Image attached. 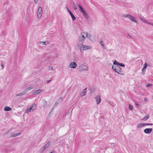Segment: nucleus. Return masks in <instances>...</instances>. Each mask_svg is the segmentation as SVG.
Returning a JSON list of instances; mask_svg holds the SVG:
<instances>
[{
  "label": "nucleus",
  "instance_id": "1",
  "mask_svg": "<svg viewBox=\"0 0 153 153\" xmlns=\"http://www.w3.org/2000/svg\"><path fill=\"white\" fill-rule=\"evenodd\" d=\"M86 32H82L78 35V42L76 46L79 49L81 52L91 49L92 48V47L91 46L84 45L83 44V43L86 38Z\"/></svg>",
  "mask_w": 153,
  "mask_h": 153
},
{
  "label": "nucleus",
  "instance_id": "2",
  "mask_svg": "<svg viewBox=\"0 0 153 153\" xmlns=\"http://www.w3.org/2000/svg\"><path fill=\"white\" fill-rule=\"evenodd\" d=\"M78 70L80 72L87 71L88 70V65L86 62L81 64L78 68Z\"/></svg>",
  "mask_w": 153,
  "mask_h": 153
},
{
  "label": "nucleus",
  "instance_id": "3",
  "mask_svg": "<svg viewBox=\"0 0 153 153\" xmlns=\"http://www.w3.org/2000/svg\"><path fill=\"white\" fill-rule=\"evenodd\" d=\"M77 6L79 8L80 11L82 12L84 17L86 19H89V17L88 14L86 13L81 5L79 4H78Z\"/></svg>",
  "mask_w": 153,
  "mask_h": 153
},
{
  "label": "nucleus",
  "instance_id": "4",
  "mask_svg": "<svg viewBox=\"0 0 153 153\" xmlns=\"http://www.w3.org/2000/svg\"><path fill=\"white\" fill-rule=\"evenodd\" d=\"M112 68L114 71L117 74L121 75H123V71L122 70L119 66H117L115 67L114 66H112Z\"/></svg>",
  "mask_w": 153,
  "mask_h": 153
},
{
  "label": "nucleus",
  "instance_id": "5",
  "mask_svg": "<svg viewBox=\"0 0 153 153\" xmlns=\"http://www.w3.org/2000/svg\"><path fill=\"white\" fill-rule=\"evenodd\" d=\"M51 143V142L50 141H48L40 149L39 152L40 153L43 152L45 150L48 148Z\"/></svg>",
  "mask_w": 153,
  "mask_h": 153
},
{
  "label": "nucleus",
  "instance_id": "6",
  "mask_svg": "<svg viewBox=\"0 0 153 153\" xmlns=\"http://www.w3.org/2000/svg\"><path fill=\"white\" fill-rule=\"evenodd\" d=\"M42 8L41 7H39L37 11V17L38 19H40L42 16Z\"/></svg>",
  "mask_w": 153,
  "mask_h": 153
},
{
  "label": "nucleus",
  "instance_id": "7",
  "mask_svg": "<svg viewBox=\"0 0 153 153\" xmlns=\"http://www.w3.org/2000/svg\"><path fill=\"white\" fill-rule=\"evenodd\" d=\"M128 18L131 21L133 22L136 24H138V22L137 19L132 15H130Z\"/></svg>",
  "mask_w": 153,
  "mask_h": 153
},
{
  "label": "nucleus",
  "instance_id": "8",
  "mask_svg": "<svg viewBox=\"0 0 153 153\" xmlns=\"http://www.w3.org/2000/svg\"><path fill=\"white\" fill-rule=\"evenodd\" d=\"M97 103V105L99 104L101 101V96L99 95L97 96L95 98Z\"/></svg>",
  "mask_w": 153,
  "mask_h": 153
},
{
  "label": "nucleus",
  "instance_id": "9",
  "mask_svg": "<svg viewBox=\"0 0 153 153\" xmlns=\"http://www.w3.org/2000/svg\"><path fill=\"white\" fill-rule=\"evenodd\" d=\"M77 66V64L75 62H71L69 65V67L70 68H75Z\"/></svg>",
  "mask_w": 153,
  "mask_h": 153
},
{
  "label": "nucleus",
  "instance_id": "10",
  "mask_svg": "<svg viewBox=\"0 0 153 153\" xmlns=\"http://www.w3.org/2000/svg\"><path fill=\"white\" fill-rule=\"evenodd\" d=\"M152 130V128H147L144 130V132L146 134H149L150 133Z\"/></svg>",
  "mask_w": 153,
  "mask_h": 153
},
{
  "label": "nucleus",
  "instance_id": "11",
  "mask_svg": "<svg viewBox=\"0 0 153 153\" xmlns=\"http://www.w3.org/2000/svg\"><path fill=\"white\" fill-rule=\"evenodd\" d=\"M86 90L87 88H86L84 89H83L81 93L80 94V96H81L82 97H83V96L85 95L87 92Z\"/></svg>",
  "mask_w": 153,
  "mask_h": 153
},
{
  "label": "nucleus",
  "instance_id": "12",
  "mask_svg": "<svg viewBox=\"0 0 153 153\" xmlns=\"http://www.w3.org/2000/svg\"><path fill=\"white\" fill-rule=\"evenodd\" d=\"M36 105L35 104H33L31 106L30 108L32 110V111H33L34 110L36 109Z\"/></svg>",
  "mask_w": 153,
  "mask_h": 153
},
{
  "label": "nucleus",
  "instance_id": "13",
  "mask_svg": "<svg viewBox=\"0 0 153 153\" xmlns=\"http://www.w3.org/2000/svg\"><path fill=\"white\" fill-rule=\"evenodd\" d=\"M21 134V132H18L16 133H13L11 134V136L12 137H14L16 136L20 135Z\"/></svg>",
  "mask_w": 153,
  "mask_h": 153
},
{
  "label": "nucleus",
  "instance_id": "14",
  "mask_svg": "<svg viewBox=\"0 0 153 153\" xmlns=\"http://www.w3.org/2000/svg\"><path fill=\"white\" fill-rule=\"evenodd\" d=\"M147 64L146 63H145L143 68L142 69V73L143 74H144V72L146 71V69L147 68Z\"/></svg>",
  "mask_w": 153,
  "mask_h": 153
},
{
  "label": "nucleus",
  "instance_id": "15",
  "mask_svg": "<svg viewBox=\"0 0 153 153\" xmlns=\"http://www.w3.org/2000/svg\"><path fill=\"white\" fill-rule=\"evenodd\" d=\"M42 91V89H39L34 92L33 93V94L34 95L38 94L40 93Z\"/></svg>",
  "mask_w": 153,
  "mask_h": 153
},
{
  "label": "nucleus",
  "instance_id": "16",
  "mask_svg": "<svg viewBox=\"0 0 153 153\" xmlns=\"http://www.w3.org/2000/svg\"><path fill=\"white\" fill-rule=\"evenodd\" d=\"M93 37V36H92L91 34H88L87 33V35H86V38H88V39L91 40H92V38Z\"/></svg>",
  "mask_w": 153,
  "mask_h": 153
},
{
  "label": "nucleus",
  "instance_id": "17",
  "mask_svg": "<svg viewBox=\"0 0 153 153\" xmlns=\"http://www.w3.org/2000/svg\"><path fill=\"white\" fill-rule=\"evenodd\" d=\"M140 20L142 21L143 22H144L145 23L147 24H149V22H148L147 21V20L141 17L140 18Z\"/></svg>",
  "mask_w": 153,
  "mask_h": 153
},
{
  "label": "nucleus",
  "instance_id": "18",
  "mask_svg": "<svg viewBox=\"0 0 153 153\" xmlns=\"http://www.w3.org/2000/svg\"><path fill=\"white\" fill-rule=\"evenodd\" d=\"M34 88V87L33 86H31L27 88L25 90V92H27L28 91H30V90H31Z\"/></svg>",
  "mask_w": 153,
  "mask_h": 153
},
{
  "label": "nucleus",
  "instance_id": "19",
  "mask_svg": "<svg viewBox=\"0 0 153 153\" xmlns=\"http://www.w3.org/2000/svg\"><path fill=\"white\" fill-rule=\"evenodd\" d=\"M12 110V108L8 106H5L4 108L5 111H10Z\"/></svg>",
  "mask_w": 153,
  "mask_h": 153
},
{
  "label": "nucleus",
  "instance_id": "20",
  "mask_svg": "<svg viewBox=\"0 0 153 153\" xmlns=\"http://www.w3.org/2000/svg\"><path fill=\"white\" fill-rule=\"evenodd\" d=\"M26 93V92H23L16 94V96H20L24 95Z\"/></svg>",
  "mask_w": 153,
  "mask_h": 153
},
{
  "label": "nucleus",
  "instance_id": "21",
  "mask_svg": "<svg viewBox=\"0 0 153 153\" xmlns=\"http://www.w3.org/2000/svg\"><path fill=\"white\" fill-rule=\"evenodd\" d=\"M145 124L144 123H141L138 124L137 126V127L138 128H142L143 127H144L145 126Z\"/></svg>",
  "mask_w": 153,
  "mask_h": 153
},
{
  "label": "nucleus",
  "instance_id": "22",
  "mask_svg": "<svg viewBox=\"0 0 153 153\" xmlns=\"http://www.w3.org/2000/svg\"><path fill=\"white\" fill-rule=\"evenodd\" d=\"M130 15L129 14H123L122 15V16L124 18H129V17L130 16Z\"/></svg>",
  "mask_w": 153,
  "mask_h": 153
},
{
  "label": "nucleus",
  "instance_id": "23",
  "mask_svg": "<svg viewBox=\"0 0 153 153\" xmlns=\"http://www.w3.org/2000/svg\"><path fill=\"white\" fill-rule=\"evenodd\" d=\"M149 115H146L143 119V120H146L148 118H149Z\"/></svg>",
  "mask_w": 153,
  "mask_h": 153
},
{
  "label": "nucleus",
  "instance_id": "24",
  "mask_svg": "<svg viewBox=\"0 0 153 153\" xmlns=\"http://www.w3.org/2000/svg\"><path fill=\"white\" fill-rule=\"evenodd\" d=\"M33 112L32 111V110L31 109L29 108H27L26 111V113H28V112Z\"/></svg>",
  "mask_w": 153,
  "mask_h": 153
},
{
  "label": "nucleus",
  "instance_id": "25",
  "mask_svg": "<svg viewBox=\"0 0 153 153\" xmlns=\"http://www.w3.org/2000/svg\"><path fill=\"white\" fill-rule=\"evenodd\" d=\"M41 43H42L43 45H46L48 43V41H45V42H41Z\"/></svg>",
  "mask_w": 153,
  "mask_h": 153
},
{
  "label": "nucleus",
  "instance_id": "26",
  "mask_svg": "<svg viewBox=\"0 0 153 153\" xmlns=\"http://www.w3.org/2000/svg\"><path fill=\"white\" fill-rule=\"evenodd\" d=\"M71 16L72 18V20H75V19H76L75 17L74 16V14L72 15Z\"/></svg>",
  "mask_w": 153,
  "mask_h": 153
},
{
  "label": "nucleus",
  "instance_id": "27",
  "mask_svg": "<svg viewBox=\"0 0 153 153\" xmlns=\"http://www.w3.org/2000/svg\"><path fill=\"white\" fill-rule=\"evenodd\" d=\"M118 65L120 66L123 67H124L125 66L124 64L122 63H119Z\"/></svg>",
  "mask_w": 153,
  "mask_h": 153
},
{
  "label": "nucleus",
  "instance_id": "28",
  "mask_svg": "<svg viewBox=\"0 0 153 153\" xmlns=\"http://www.w3.org/2000/svg\"><path fill=\"white\" fill-rule=\"evenodd\" d=\"M119 64V62H117V61L116 60L114 62V63H113V64L114 65H118Z\"/></svg>",
  "mask_w": 153,
  "mask_h": 153
},
{
  "label": "nucleus",
  "instance_id": "29",
  "mask_svg": "<svg viewBox=\"0 0 153 153\" xmlns=\"http://www.w3.org/2000/svg\"><path fill=\"white\" fill-rule=\"evenodd\" d=\"M73 8L75 10H76L77 9L76 5L74 3L73 4Z\"/></svg>",
  "mask_w": 153,
  "mask_h": 153
},
{
  "label": "nucleus",
  "instance_id": "30",
  "mask_svg": "<svg viewBox=\"0 0 153 153\" xmlns=\"http://www.w3.org/2000/svg\"><path fill=\"white\" fill-rule=\"evenodd\" d=\"M100 44L102 46H104V44L103 43V42L102 41H101L100 42Z\"/></svg>",
  "mask_w": 153,
  "mask_h": 153
},
{
  "label": "nucleus",
  "instance_id": "31",
  "mask_svg": "<svg viewBox=\"0 0 153 153\" xmlns=\"http://www.w3.org/2000/svg\"><path fill=\"white\" fill-rule=\"evenodd\" d=\"M129 108L130 110H132L133 109V106L129 104Z\"/></svg>",
  "mask_w": 153,
  "mask_h": 153
},
{
  "label": "nucleus",
  "instance_id": "32",
  "mask_svg": "<svg viewBox=\"0 0 153 153\" xmlns=\"http://www.w3.org/2000/svg\"><path fill=\"white\" fill-rule=\"evenodd\" d=\"M145 126H149V125H153V124L152 123H145Z\"/></svg>",
  "mask_w": 153,
  "mask_h": 153
},
{
  "label": "nucleus",
  "instance_id": "33",
  "mask_svg": "<svg viewBox=\"0 0 153 153\" xmlns=\"http://www.w3.org/2000/svg\"><path fill=\"white\" fill-rule=\"evenodd\" d=\"M152 84H148L146 86L147 87H152Z\"/></svg>",
  "mask_w": 153,
  "mask_h": 153
},
{
  "label": "nucleus",
  "instance_id": "34",
  "mask_svg": "<svg viewBox=\"0 0 153 153\" xmlns=\"http://www.w3.org/2000/svg\"><path fill=\"white\" fill-rule=\"evenodd\" d=\"M37 4L38 3L39 0H33Z\"/></svg>",
  "mask_w": 153,
  "mask_h": 153
},
{
  "label": "nucleus",
  "instance_id": "35",
  "mask_svg": "<svg viewBox=\"0 0 153 153\" xmlns=\"http://www.w3.org/2000/svg\"><path fill=\"white\" fill-rule=\"evenodd\" d=\"M68 12L69 13L71 16L73 14L70 10H69Z\"/></svg>",
  "mask_w": 153,
  "mask_h": 153
},
{
  "label": "nucleus",
  "instance_id": "36",
  "mask_svg": "<svg viewBox=\"0 0 153 153\" xmlns=\"http://www.w3.org/2000/svg\"><path fill=\"white\" fill-rule=\"evenodd\" d=\"M53 68V67L52 66H50L49 67V70H52Z\"/></svg>",
  "mask_w": 153,
  "mask_h": 153
},
{
  "label": "nucleus",
  "instance_id": "37",
  "mask_svg": "<svg viewBox=\"0 0 153 153\" xmlns=\"http://www.w3.org/2000/svg\"><path fill=\"white\" fill-rule=\"evenodd\" d=\"M52 79H50L49 80H48L47 81V83H49L51 81H52Z\"/></svg>",
  "mask_w": 153,
  "mask_h": 153
},
{
  "label": "nucleus",
  "instance_id": "38",
  "mask_svg": "<svg viewBox=\"0 0 153 153\" xmlns=\"http://www.w3.org/2000/svg\"><path fill=\"white\" fill-rule=\"evenodd\" d=\"M136 105L137 106V107H139V105L137 103H136Z\"/></svg>",
  "mask_w": 153,
  "mask_h": 153
},
{
  "label": "nucleus",
  "instance_id": "39",
  "mask_svg": "<svg viewBox=\"0 0 153 153\" xmlns=\"http://www.w3.org/2000/svg\"><path fill=\"white\" fill-rule=\"evenodd\" d=\"M149 24V25H152L153 26V23H151L150 22H149V24Z\"/></svg>",
  "mask_w": 153,
  "mask_h": 153
},
{
  "label": "nucleus",
  "instance_id": "40",
  "mask_svg": "<svg viewBox=\"0 0 153 153\" xmlns=\"http://www.w3.org/2000/svg\"><path fill=\"white\" fill-rule=\"evenodd\" d=\"M144 100L145 101H147V99L146 98H145Z\"/></svg>",
  "mask_w": 153,
  "mask_h": 153
},
{
  "label": "nucleus",
  "instance_id": "41",
  "mask_svg": "<svg viewBox=\"0 0 153 153\" xmlns=\"http://www.w3.org/2000/svg\"><path fill=\"white\" fill-rule=\"evenodd\" d=\"M66 8H67V10L69 12V10H69V8L67 7H66Z\"/></svg>",
  "mask_w": 153,
  "mask_h": 153
},
{
  "label": "nucleus",
  "instance_id": "42",
  "mask_svg": "<svg viewBox=\"0 0 153 153\" xmlns=\"http://www.w3.org/2000/svg\"><path fill=\"white\" fill-rule=\"evenodd\" d=\"M1 66L2 67V68H4V66L3 64L1 65Z\"/></svg>",
  "mask_w": 153,
  "mask_h": 153
},
{
  "label": "nucleus",
  "instance_id": "43",
  "mask_svg": "<svg viewBox=\"0 0 153 153\" xmlns=\"http://www.w3.org/2000/svg\"><path fill=\"white\" fill-rule=\"evenodd\" d=\"M50 153H54V151H52Z\"/></svg>",
  "mask_w": 153,
  "mask_h": 153
}]
</instances>
